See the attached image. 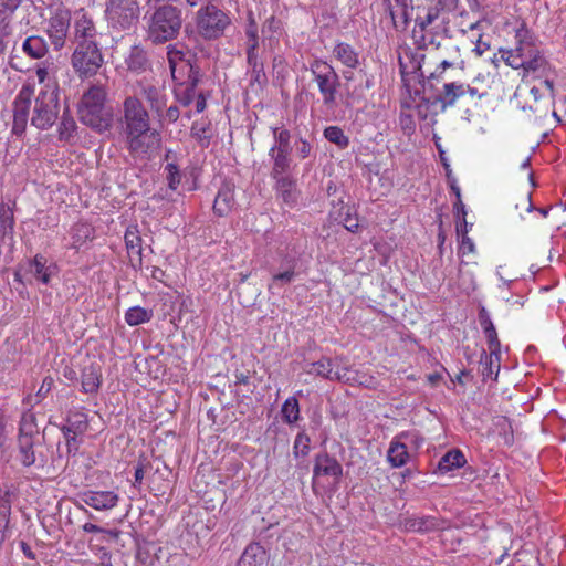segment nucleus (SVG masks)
<instances>
[{
	"label": "nucleus",
	"instance_id": "1",
	"mask_svg": "<svg viewBox=\"0 0 566 566\" xmlns=\"http://www.w3.org/2000/svg\"><path fill=\"white\" fill-rule=\"evenodd\" d=\"M146 21V40L155 45L170 42L180 33L182 11L169 3L161 4L144 17Z\"/></svg>",
	"mask_w": 566,
	"mask_h": 566
},
{
	"label": "nucleus",
	"instance_id": "2",
	"mask_svg": "<svg viewBox=\"0 0 566 566\" xmlns=\"http://www.w3.org/2000/svg\"><path fill=\"white\" fill-rule=\"evenodd\" d=\"M106 90L102 85H92L82 96L78 105L80 120L92 129L104 133L113 122L112 108L106 106Z\"/></svg>",
	"mask_w": 566,
	"mask_h": 566
},
{
	"label": "nucleus",
	"instance_id": "3",
	"mask_svg": "<svg viewBox=\"0 0 566 566\" xmlns=\"http://www.w3.org/2000/svg\"><path fill=\"white\" fill-rule=\"evenodd\" d=\"M308 70L322 96L323 114L329 118L335 115L337 107V96L342 85L340 77L329 63L321 59L313 60Z\"/></svg>",
	"mask_w": 566,
	"mask_h": 566
},
{
	"label": "nucleus",
	"instance_id": "4",
	"mask_svg": "<svg viewBox=\"0 0 566 566\" xmlns=\"http://www.w3.org/2000/svg\"><path fill=\"white\" fill-rule=\"evenodd\" d=\"M60 113V91L57 85H45L34 99L31 125L38 129L51 128Z\"/></svg>",
	"mask_w": 566,
	"mask_h": 566
},
{
	"label": "nucleus",
	"instance_id": "5",
	"mask_svg": "<svg viewBox=\"0 0 566 566\" xmlns=\"http://www.w3.org/2000/svg\"><path fill=\"white\" fill-rule=\"evenodd\" d=\"M140 17L137 0H105V18L108 27L117 32L134 30Z\"/></svg>",
	"mask_w": 566,
	"mask_h": 566
},
{
	"label": "nucleus",
	"instance_id": "6",
	"mask_svg": "<svg viewBox=\"0 0 566 566\" xmlns=\"http://www.w3.org/2000/svg\"><path fill=\"white\" fill-rule=\"evenodd\" d=\"M71 64L81 78H88L96 75L104 64V56L99 45H74Z\"/></svg>",
	"mask_w": 566,
	"mask_h": 566
},
{
	"label": "nucleus",
	"instance_id": "7",
	"mask_svg": "<svg viewBox=\"0 0 566 566\" xmlns=\"http://www.w3.org/2000/svg\"><path fill=\"white\" fill-rule=\"evenodd\" d=\"M231 20L228 14L214 4H207L198 12L197 28L207 40L220 38Z\"/></svg>",
	"mask_w": 566,
	"mask_h": 566
},
{
	"label": "nucleus",
	"instance_id": "8",
	"mask_svg": "<svg viewBox=\"0 0 566 566\" xmlns=\"http://www.w3.org/2000/svg\"><path fill=\"white\" fill-rule=\"evenodd\" d=\"M119 123L124 135L151 128L149 114L137 96H128L124 99Z\"/></svg>",
	"mask_w": 566,
	"mask_h": 566
},
{
	"label": "nucleus",
	"instance_id": "9",
	"mask_svg": "<svg viewBox=\"0 0 566 566\" xmlns=\"http://www.w3.org/2000/svg\"><path fill=\"white\" fill-rule=\"evenodd\" d=\"M280 258V266L276 271L271 270V282L268 285L269 292L275 294L284 285L291 284L297 276V269L300 266V255L294 250H280L277 252Z\"/></svg>",
	"mask_w": 566,
	"mask_h": 566
},
{
	"label": "nucleus",
	"instance_id": "10",
	"mask_svg": "<svg viewBox=\"0 0 566 566\" xmlns=\"http://www.w3.org/2000/svg\"><path fill=\"white\" fill-rule=\"evenodd\" d=\"M124 136L129 155L133 158L143 160L150 158L161 140L159 132L153 128L133 132Z\"/></svg>",
	"mask_w": 566,
	"mask_h": 566
},
{
	"label": "nucleus",
	"instance_id": "11",
	"mask_svg": "<svg viewBox=\"0 0 566 566\" xmlns=\"http://www.w3.org/2000/svg\"><path fill=\"white\" fill-rule=\"evenodd\" d=\"M187 74L172 77L175 82L174 94L178 103L189 106L198 95L197 86L201 81L202 73L196 64H185Z\"/></svg>",
	"mask_w": 566,
	"mask_h": 566
},
{
	"label": "nucleus",
	"instance_id": "12",
	"mask_svg": "<svg viewBox=\"0 0 566 566\" xmlns=\"http://www.w3.org/2000/svg\"><path fill=\"white\" fill-rule=\"evenodd\" d=\"M486 94L488 93L485 91H480L479 87L474 85L450 82L443 84L442 91L436 97L434 102L440 103L442 111H444L448 107H453L457 102L465 95L481 99L486 96Z\"/></svg>",
	"mask_w": 566,
	"mask_h": 566
},
{
	"label": "nucleus",
	"instance_id": "13",
	"mask_svg": "<svg viewBox=\"0 0 566 566\" xmlns=\"http://www.w3.org/2000/svg\"><path fill=\"white\" fill-rule=\"evenodd\" d=\"M71 11L57 8L48 21L46 33L55 51L64 48L71 25Z\"/></svg>",
	"mask_w": 566,
	"mask_h": 566
},
{
	"label": "nucleus",
	"instance_id": "14",
	"mask_svg": "<svg viewBox=\"0 0 566 566\" xmlns=\"http://www.w3.org/2000/svg\"><path fill=\"white\" fill-rule=\"evenodd\" d=\"M33 95V87L23 85L13 102L12 133L15 135H22L25 132Z\"/></svg>",
	"mask_w": 566,
	"mask_h": 566
},
{
	"label": "nucleus",
	"instance_id": "15",
	"mask_svg": "<svg viewBox=\"0 0 566 566\" xmlns=\"http://www.w3.org/2000/svg\"><path fill=\"white\" fill-rule=\"evenodd\" d=\"M72 43L74 45L98 44L99 33L92 17L81 10L76 13L73 25Z\"/></svg>",
	"mask_w": 566,
	"mask_h": 566
},
{
	"label": "nucleus",
	"instance_id": "16",
	"mask_svg": "<svg viewBox=\"0 0 566 566\" xmlns=\"http://www.w3.org/2000/svg\"><path fill=\"white\" fill-rule=\"evenodd\" d=\"M248 74L250 76L248 91L259 95L268 84V76L264 72V63L258 50H247Z\"/></svg>",
	"mask_w": 566,
	"mask_h": 566
},
{
	"label": "nucleus",
	"instance_id": "17",
	"mask_svg": "<svg viewBox=\"0 0 566 566\" xmlns=\"http://www.w3.org/2000/svg\"><path fill=\"white\" fill-rule=\"evenodd\" d=\"M137 87L139 96L148 103L150 111L157 116H161L167 105L165 86L140 81Z\"/></svg>",
	"mask_w": 566,
	"mask_h": 566
},
{
	"label": "nucleus",
	"instance_id": "18",
	"mask_svg": "<svg viewBox=\"0 0 566 566\" xmlns=\"http://www.w3.org/2000/svg\"><path fill=\"white\" fill-rule=\"evenodd\" d=\"M124 62L127 71L134 74H143L151 70L149 53L140 43L129 49Z\"/></svg>",
	"mask_w": 566,
	"mask_h": 566
},
{
	"label": "nucleus",
	"instance_id": "19",
	"mask_svg": "<svg viewBox=\"0 0 566 566\" xmlns=\"http://www.w3.org/2000/svg\"><path fill=\"white\" fill-rule=\"evenodd\" d=\"M413 438V434L402 432L391 441L387 452V459L391 467L401 468L407 463L409 459L407 442H412Z\"/></svg>",
	"mask_w": 566,
	"mask_h": 566
},
{
	"label": "nucleus",
	"instance_id": "20",
	"mask_svg": "<svg viewBox=\"0 0 566 566\" xmlns=\"http://www.w3.org/2000/svg\"><path fill=\"white\" fill-rule=\"evenodd\" d=\"M304 371L308 375H315L327 380L346 381V373L334 370L333 360L329 357L323 356L317 361L306 363Z\"/></svg>",
	"mask_w": 566,
	"mask_h": 566
},
{
	"label": "nucleus",
	"instance_id": "21",
	"mask_svg": "<svg viewBox=\"0 0 566 566\" xmlns=\"http://www.w3.org/2000/svg\"><path fill=\"white\" fill-rule=\"evenodd\" d=\"M235 186L231 181H223L218 190L213 202V212L218 217L228 216L235 207L234 199Z\"/></svg>",
	"mask_w": 566,
	"mask_h": 566
},
{
	"label": "nucleus",
	"instance_id": "22",
	"mask_svg": "<svg viewBox=\"0 0 566 566\" xmlns=\"http://www.w3.org/2000/svg\"><path fill=\"white\" fill-rule=\"evenodd\" d=\"M82 501L98 511L111 510L118 503V495L112 491L88 490L82 494Z\"/></svg>",
	"mask_w": 566,
	"mask_h": 566
},
{
	"label": "nucleus",
	"instance_id": "23",
	"mask_svg": "<svg viewBox=\"0 0 566 566\" xmlns=\"http://www.w3.org/2000/svg\"><path fill=\"white\" fill-rule=\"evenodd\" d=\"M275 180L276 197L289 207H294L300 198L296 180L289 176L273 178Z\"/></svg>",
	"mask_w": 566,
	"mask_h": 566
},
{
	"label": "nucleus",
	"instance_id": "24",
	"mask_svg": "<svg viewBox=\"0 0 566 566\" xmlns=\"http://www.w3.org/2000/svg\"><path fill=\"white\" fill-rule=\"evenodd\" d=\"M127 253L134 268H140L143 264V240L138 227L129 226L124 235Z\"/></svg>",
	"mask_w": 566,
	"mask_h": 566
},
{
	"label": "nucleus",
	"instance_id": "25",
	"mask_svg": "<svg viewBox=\"0 0 566 566\" xmlns=\"http://www.w3.org/2000/svg\"><path fill=\"white\" fill-rule=\"evenodd\" d=\"M313 475L314 479L325 475L338 480L343 475V468L335 458L331 457L327 452H322L315 457Z\"/></svg>",
	"mask_w": 566,
	"mask_h": 566
},
{
	"label": "nucleus",
	"instance_id": "26",
	"mask_svg": "<svg viewBox=\"0 0 566 566\" xmlns=\"http://www.w3.org/2000/svg\"><path fill=\"white\" fill-rule=\"evenodd\" d=\"M82 391L85 394H97L102 385V369L99 365L91 364L85 366L81 374Z\"/></svg>",
	"mask_w": 566,
	"mask_h": 566
},
{
	"label": "nucleus",
	"instance_id": "27",
	"mask_svg": "<svg viewBox=\"0 0 566 566\" xmlns=\"http://www.w3.org/2000/svg\"><path fill=\"white\" fill-rule=\"evenodd\" d=\"M167 60L170 69L171 77L187 74L185 64H193L190 59H186V53L176 44L167 46Z\"/></svg>",
	"mask_w": 566,
	"mask_h": 566
},
{
	"label": "nucleus",
	"instance_id": "28",
	"mask_svg": "<svg viewBox=\"0 0 566 566\" xmlns=\"http://www.w3.org/2000/svg\"><path fill=\"white\" fill-rule=\"evenodd\" d=\"M56 271L54 263H49L48 259L42 254H36L30 262V273L43 284H49L51 275Z\"/></svg>",
	"mask_w": 566,
	"mask_h": 566
},
{
	"label": "nucleus",
	"instance_id": "29",
	"mask_svg": "<svg viewBox=\"0 0 566 566\" xmlns=\"http://www.w3.org/2000/svg\"><path fill=\"white\" fill-rule=\"evenodd\" d=\"M266 559L264 547L260 543H251L243 551L237 566H262Z\"/></svg>",
	"mask_w": 566,
	"mask_h": 566
},
{
	"label": "nucleus",
	"instance_id": "30",
	"mask_svg": "<svg viewBox=\"0 0 566 566\" xmlns=\"http://www.w3.org/2000/svg\"><path fill=\"white\" fill-rule=\"evenodd\" d=\"M334 57L344 66L354 70L359 65V52L346 42H338L333 49Z\"/></svg>",
	"mask_w": 566,
	"mask_h": 566
},
{
	"label": "nucleus",
	"instance_id": "31",
	"mask_svg": "<svg viewBox=\"0 0 566 566\" xmlns=\"http://www.w3.org/2000/svg\"><path fill=\"white\" fill-rule=\"evenodd\" d=\"M465 463L464 454L460 450L453 449L440 458L434 472L447 474L455 469L462 468Z\"/></svg>",
	"mask_w": 566,
	"mask_h": 566
},
{
	"label": "nucleus",
	"instance_id": "32",
	"mask_svg": "<svg viewBox=\"0 0 566 566\" xmlns=\"http://www.w3.org/2000/svg\"><path fill=\"white\" fill-rule=\"evenodd\" d=\"M407 531L428 533L440 528V521L433 516H412L403 522Z\"/></svg>",
	"mask_w": 566,
	"mask_h": 566
},
{
	"label": "nucleus",
	"instance_id": "33",
	"mask_svg": "<svg viewBox=\"0 0 566 566\" xmlns=\"http://www.w3.org/2000/svg\"><path fill=\"white\" fill-rule=\"evenodd\" d=\"M23 53L33 59L40 60L49 52V46L44 38L40 35H30L22 43Z\"/></svg>",
	"mask_w": 566,
	"mask_h": 566
},
{
	"label": "nucleus",
	"instance_id": "34",
	"mask_svg": "<svg viewBox=\"0 0 566 566\" xmlns=\"http://www.w3.org/2000/svg\"><path fill=\"white\" fill-rule=\"evenodd\" d=\"M88 428L87 417L85 413L75 412L67 417L66 423L60 429L63 436L76 434L81 436L86 432Z\"/></svg>",
	"mask_w": 566,
	"mask_h": 566
},
{
	"label": "nucleus",
	"instance_id": "35",
	"mask_svg": "<svg viewBox=\"0 0 566 566\" xmlns=\"http://www.w3.org/2000/svg\"><path fill=\"white\" fill-rule=\"evenodd\" d=\"M547 64L546 59L534 48V45L531 42H526V55L524 56L523 65L524 71H544Z\"/></svg>",
	"mask_w": 566,
	"mask_h": 566
},
{
	"label": "nucleus",
	"instance_id": "36",
	"mask_svg": "<svg viewBox=\"0 0 566 566\" xmlns=\"http://www.w3.org/2000/svg\"><path fill=\"white\" fill-rule=\"evenodd\" d=\"M501 57L511 67L523 69L524 56L526 55V41L518 40V45L514 50H500Z\"/></svg>",
	"mask_w": 566,
	"mask_h": 566
},
{
	"label": "nucleus",
	"instance_id": "37",
	"mask_svg": "<svg viewBox=\"0 0 566 566\" xmlns=\"http://www.w3.org/2000/svg\"><path fill=\"white\" fill-rule=\"evenodd\" d=\"M39 434L35 415L28 409L21 416L18 438H30L34 440Z\"/></svg>",
	"mask_w": 566,
	"mask_h": 566
},
{
	"label": "nucleus",
	"instance_id": "38",
	"mask_svg": "<svg viewBox=\"0 0 566 566\" xmlns=\"http://www.w3.org/2000/svg\"><path fill=\"white\" fill-rule=\"evenodd\" d=\"M270 157L273 160V167L271 170V177L276 178L281 176H287L286 172L291 167L290 151H269Z\"/></svg>",
	"mask_w": 566,
	"mask_h": 566
},
{
	"label": "nucleus",
	"instance_id": "39",
	"mask_svg": "<svg viewBox=\"0 0 566 566\" xmlns=\"http://www.w3.org/2000/svg\"><path fill=\"white\" fill-rule=\"evenodd\" d=\"M500 370V354L497 356L492 355L491 353H486L484 349L481 352L480 356V373L483 377V380L488 378H492L493 374L497 376ZM496 377H494L495 379Z\"/></svg>",
	"mask_w": 566,
	"mask_h": 566
},
{
	"label": "nucleus",
	"instance_id": "40",
	"mask_svg": "<svg viewBox=\"0 0 566 566\" xmlns=\"http://www.w3.org/2000/svg\"><path fill=\"white\" fill-rule=\"evenodd\" d=\"M18 460L25 468L35 463L34 440L18 438Z\"/></svg>",
	"mask_w": 566,
	"mask_h": 566
},
{
	"label": "nucleus",
	"instance_id": "41",
	"mask_svg": "<svg viewBox=\"0 0 566 566\" xmlns=\"http://www.w3.org/2000/svg\"><path fill=\"white\" fill-rule=\"evenodd\" d=\"M191 136L201 147H208L211 139V124L207 120H197L191 126Z\"/></svg>",
	"mask_w": 566,
	"mask_h": 566
},
{
	"label": "nucleus",
	"instance_id": "42",
	"mask_svg": "<svg viewBox=\"0 0 566 566\" xmlns=\"http://www.w3.org/2000/svg\"><path fill=\"white\" fill-rule=\"evenodd\" d=\"M153 317V311L140 306H133L125 313V321L129 326H137L147 323Z\"/></svg>",
	"mask_w": 566,
	"mask_h": 566
},
{
	"label": "nucleus",
	"instance_id": "43",
	"mask_svg": "<svg viewBox=\"0 0 566 566\" xmlns=\"http://www.w3.org/2000/svg\"><path fill=\"white\" fill-rule=\"evenodd\" d=\"M14 226L13 212L9 205L0 202V239L11 233Z\"/></svg>",
	"mask_w": 566,
	"mask_h": 566
},
{
	"label": "nucleus",
	"instance_id": "44",
	"mask_svg": "<svg viewBox=\"0 0 566 566\" xmlns=\"http://www.w3.org/2000/svg\"><path fill=\"white\" fill-rule=\"evenodd\" d=\"M324 137L332 144H335L340 149H346L349 146V138L344 134L343 129L338 126H329L324 129Z\"/></svg>",
	"mask_w": 566,
	"mask_h": 566
},
{
	"label": "nucleus",
	"instance_id": "45",
	"mask_svg": "<svg viewBox=\"0 0 566 566\" xmlns=\"http://www.w3.org/2000/svg\"><path fill=\"white\" fill-rule=\"evenodd\" d=\"M282 417L284 422L292 424L300 419V405L295 397L287 398L282 406Z\"/></svg>",
	"mask_w": 566,
	"mask_h": 566
},
{
	"label": "nucleus",
	"instance_id": "46",
	"mask_svg": "<svg viewBox=\"0 0 566 566\" xmlns=\"http://www.w3.org/2000/svg\"><path fill=\"white\" fill-rule=\"evenodd\" d=\"M275 144L271 147V151H290L291 150V133L286 128H273Z\"/></svg>",
	"mask_w": 566,
	"mask_h": 566
},
{
	"label": "nucleus",
	"instance_id": "47",
	"mask_svg": "<svg viewBox=\"0 0 566 566\" xmlns=\"http://www.w3.org/2000/svg\"><path fill=\"white\" fill-rule=\"evenodd\" d=\"M54 386V379L51 377V376H46L43 381H42V385L40 386L38 392L35 394V397L33 398L32 396H28L23 399V403L24 405H28L30 407H33L34 405L36 403H40L46 396L52 390Z\"/></svg>",
	"mask_w": 566,
	"mask_h": 566
},
{
	"label": "nucleus",
	"instance_id": "48",
	"mask_svg": "<svg viewBox=\"0 0 566 566\" xmlns=\"http://www.w3.org/2000/svg\"><path fill=\"white\" fill-rule=\"evenodd\" d=\"M411 107L409 102L401 103V112L399 115V126L405 135L410 136L416 132V122L413 116L410 113H407L405 109H409Z\"/></svg>",
	"mask_w": 566,
	"mask_h": 566
},
{
	"label": "nucleus",
	"instance_id": "49",
	"mask_svg": "<svg viewBox=\"0 0 566 566\" xmlns=\"http://www.w3.org/2000/svg\"><path fill=\"white\" fill-rule=\"evenodd\" d=\"M75 129V120L69 115L67 111H64L59 126L60 140L69 142L73 137Z\"/></svg>",
	"mask_w": 566,
	"mask_h": 566
},
{
	"label": "nucleus",
	"instance_id": "50",
	"mask_svg": "<svg viewBox=\"0 0 566 566\" xmlns=\"http://www.w3.org/2000/svg\"><path fill=\"white\" fill-rule=\"evenodd\" d=\"M13 28L7 15H0V55L7 50L9 39L11 38Z\"/></svg>",
	"mask_w": 566,
	"mask_h": 566
},
{
	"label": "nucleus",
	"instance_id": "51",
	"mask_svg": "<svg viewBox=\"0 0 566 566\" xmlns=\"http://www.w3.org/2000/svg\"><path fill=\"white\" fill-rule=\"evenodd\" d=\"M311 450V439L305 432H298L293 446V454L297 457H306Z\"/></svg>",
	"mask_w": 566,
	"mask_h": 566
},
{
	"label": "nucleus",
	"instance_id": "52",
	"mask_svg": "<svg viewBox=\"0 0 566 566\" xmlns=\"http://www.w3.org/2000/svg\"><path fill=\"white\" fill-rule=\"evenodd\" d=\"M166 179L168 187L171 190H176L181 180V175L178 166L174 163H168L165 166Z\"/></svg>",
	"mask_w": 566,
	"mask_h": 566
},
{
	"label": "nucleus",
	"instance_id": "53",
	"mask_svg": "<svg viewBox=\"0 0 566 566\" xmlns=\"http://www.w3.org/2000/svg\"><path fill=\"white\" fill-rule=\"evenodd\" d=\"M11 516V502L9 500V493L0 495V526L8 527L10 524Z\"/></svg>",
	"mask_w": 566,
	"mask_h": 566
},
{
	"label": "nucleus",
	"instance_id": "54",
	"mask_svg": "<svg viewBox=\"0 0 566 566\" xmlns=\"http://www.w3.org/2000/svg\"><path fill=\"white\" fill-rule=\"evenodd\" d=\"M483 333L485 335L490 353L494 356H497L500 354L501 343L497 337V332L495 329V326L483 329Z\"/></svg>",
	"mask_w": 566,
	"mask_h": 566
},
{
	"label": "nucleus",
	"instance_id": "55",
	"mask_svg": "<svg viewBox=\"0 0 566 566\" xmlns=\"http://www.w3.org/2000/svg\"><path fill=\"white\" fill-rule=\"evenodd\" d=\"M245 35L248 38L247 50H259L258 27L254 22L249 24Z\"/></svg>",
	"mask_w": 566,
	"mask_h": 566
},
{
	"label": "nucleus",
	"instance_id": "56",
	"mask_svg": "<svg viewBox=\"0 0 566 566\" xmlns=\"http://www.w3.org/2000/svg\"><path fill=\"white\" fill-rule=\"evenodd\" d=\"M497 426L502 427L501 434L504 437L505 443L509 446L512 444L514 442V436L511 422L503 417L499 420Z\"/></svg>",
	"mask_w": 566,
	"mask_h": 566
},
{
	"label": "nucleus",
	"instance_id": "57",
	"mask_svg": "<svg viewBox=\"0 0 566 566\" xmlns=\"http://www.w3.org/2000/svg\"><path fill=\"white\" fill-rule=\"evenodd\" d=\"M312 146L311 144L300 137V139L295 143V153L301 159H305L311 155Z\"/></svg>",
	"mask_w": 566,
	"mask_h": 566
},
{
	"label": "nucleus",
	"instance_id": "58",
	"mask_svg": "<svg viewBox=\"0 0 566 566\" xmlns=\"http://www.w3.org/2000/svg\"><path fill=\"white\" fill-rule=\"evenodd\" d=\"M66 442V452L69 455H75L78 451L81 441L77 439L78 436L71 434L70 436H63Z\"/></svg>",
	"mask_w": 566,
	"mask_h": 566
},
{
	"label": "nucleus",
	"instance_id": "59",
	"mask_svg": "<svg viewBox=\"0 0 566 566\" xmlns=\"http://www.w3.org/2000/svg\"><path fill=\"white\" fill-rule=\"evenodd\" d=\"M524 203L526 205V211H537L542 218H546L549 213L551 207L535 208L532 202L531 193H527L524 198Z\"/></svg>",
	"mask_w": 566,
	"mask_h": 566
},
{
	"label": "nucleus",
	"instance_id": "60",
	"mask_svg": "<svg viewBox=\"0 0 566 566\" xmlns=\"http://www.w3.org/2000/svg\"><path fill=\"white\" fill-rule=\"evenodd\" d=\"M475 252V244L470 237H464L460 239L459 253L461 255H465L469 253Z\"/></svg>",
	"mask_w": 566,
	"mask_h": 566
},
{
	"label": "nucleus",
	"instance_id": "61",
	"mask_svg": "<svg viewBox=\"0 0 566 566\" xmlns=\"http://www.w3.org/2000/svg\"><path fill=\"white\" fill-rule=\"evenodd\" d=\"M148 468V463H145V460H139L136 468H135V474H134V483L133 485L136 488L142 484L145 471Z\"/></svg>",
	"mask_w": 566,
	"mask_h": 566
},
{
	"label": "nucleus",
	"instance_id": "62",
	"mask_svg": "<svg viewBox=\"0 0 566 566\" xmlns=\"http://www.w3.org/2000/svg\"><path fill=\"white\" fill-rule=\"evenodd\" d=\"M180 115L179 108L175 105L168 107L166 111L164 109L161 116H158L163 120H167L169 123H175L178 120Z\"/></svg>",
	"mask_w": 566,
	"mask_h": 566
},
{
	"label": "nucleus",
	"instance_id": "63",
	"mask_svg": "<svg viewBox=\"0 0 566 566\" xmlns=\"http://www.w3.org/2000/svg\"><path fill=\"white\" fill-rule=\"evenodd\" d=\"M478 319H479V323H480L482 329H486L489 327L494 326V324L490 317V314L484 306H481L479 308Z\"/></svg>",
	"mask_w": 566,
	"mask_h": 566
},
{
	"label": "nucleus",
	"instance_id": "64",
	"mask_svg": "<svg viewBox=\"0 0 566 566\" xmlns=\"http://www.w3.org/2000/svg\"><path fill=\"white\" fill-rule=\"evenodd\" d=\"M434 4L438 6L439 9L444 10L446 12H451L457 9L459 0H432Z\"/></svg>",
	"mask_w": 566,
	"mask_h": 566
}]
</instances>
